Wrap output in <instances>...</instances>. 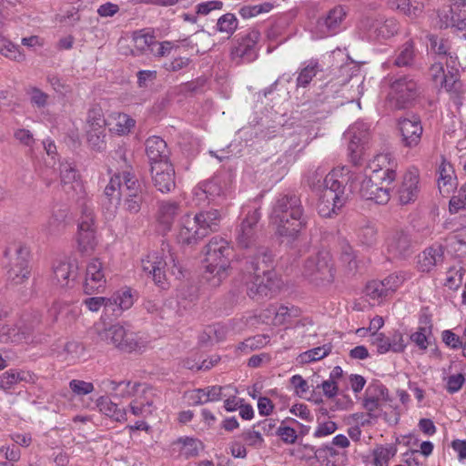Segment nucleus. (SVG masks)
I'll use <instances>...</instances> for the list:
<instances>
[{"label": "nucleus", "mask_w": 466, "mask_h": 466, "mask_svg": "<svg viewBox=\"0 0 466 466\" xmlns=\"http://www.w3.org/2000/svg\"><path fill=\"white\" fill-rule=\"evenodd\" d=\"M260 218L258 209L248 211L237 229L236 237L238 247L248 250L245 262L246 272L250 276L247 282L248 295L257 300L268 297L275 286L271 251L257 245Z\"/></svg>", "instance_id": "f257e3e1"}, {"label": "nucleus", "mask_w": 466, "mask_h": 466, "mask_svg": "<svg viewBox=\"0 0 466 466\" xmlns=\"http://www.w3.org/2000/svg\"><path fill=\"white\" fill-rule=\"evenodd\" d=\"M281 237L296 239L308 227L309 218L305 212L300 197L293 192L279 194L270 215Z\"/></svg>", "instance_id": "f03ea898"}, {"label": "nucleus", "mask_w": 466, "mask_h": 466, "mask_svg": "<svg viewBox=\"0 0 466 466\" xmlns=\"http://www.w3.org/2000/svg\"><path fill=\"white\" fill-rule=\"evenodd\" d=\"M221 220L218 209L202 210L194 216L186 214L178 224L177 241L183 245H195L212 232L218 231Z\"/></svg>", "instance_id": "7ed1b4c3"}, {"label": "nucleus", "mask_w": 466, "mask_h": 466, "mask_svg": "<svg viewBox=\"0 0 466 466\" xmlns=\"http://www.w3.org/2000/svg\"><path fill=\"white\" fill-rule=\"evenodd\" d=\"M233 248L223 238L214 237L206 246V269L203 279L211 288L218 287L228 276Z\"/></svg>", "instance_id": "20e7f679"}, {"label": "nucleus", "mask_w": 466, "mask_h": 466, "mask_svg": "<svg viewBox=\"0 0 466 466\" xmlns=\"http://www.w3.org/2000/svg\"><path fill=\"white\" fill-rule=\"evenodd\" d=\"M141 268L161 289L167 287L168 276H173L177 279L184 276L183 267L171 249H168L167 253L164 248L162 253H149L141 259Z\"/></svg>", "instance_id": "39448f33"}, {"label": "nucleus", "mask_w": 466, "mask_h": 466, "mask_svg": "<svg viewBox=\"0 0 466 466\" xmlns=\"http://www.w3.org/2000/svg\"><path fill=\"white\" fill-rule=\"evenodd\" d=\"M337 172L325 176L323 187L318 203V212L323 218H330L340 209L347 201L344 182L337 178Z\"/></svg>", "instance_id": "423d86ee"}, {"label": "nucleus", "mask_w": 466, "mask_h": 466, "mask_svg": "<svg viewBox=\"0 0 466 466\" xmlns=\"http://www.w3.org/2000/svg\"><path fill=\"white\" fill-rule=\"evenodd\" d=\"M29 249L20 241H14L7 245L5 250V257L8 260L6 264L8 279L14 284H21L28 279L29 268Z\"/></svg>", "instance_id": "0eeeda50"}, {"label": "nucleus", "mask_w": 466, "mask_h": 466, "mask_svg": "<svg viewBox=\"0 0 466 466\" xmlns=\"http://www.w3.org/2000/svg\"><path fill=\"white\" fill-rule=\"evenodd\" d=\"M388 95L389 105L396 110L405 109L412 106L420 96V86L410 76H402L390 85Z\"/></svg>", "instance_id": "6e6552de"}, {"label": "nucleus", "mask_w": 466, "mask_h": 466, "mask_svg": "<svg viewBox=\"0 0 466 466\" xmlns=\"http://www.w3.org/2000/svg\"><path fill=\"white\" fill-rule=\"evenodd\" d=\"M98 336L101 340L125 352L140 350L145 347V341L137 333L119 324L110 326L99 332Z\"/></svg>", "instance_id": "1a4fd4ad"}, {"label": "nucleus", "mask_w": 466, "mask_h": 466, "mask_svg": "<svg viewBox=\"0 0 466 466\" xmlns=\"http://www.w3.org/2000/svg\"><path fill=\"white\" fill-rule=\"evenodd\" d=\"M231 184V176L222 172L210 179L198 183L193 189V197L197 205L215 202L226 195Z\"/></svg>", "instance_id": "9d476101"}, {"label": "nucleus", "mask_w": 466, "mask_h": 466, "mask_svg": "<svg viewBox=\"0 0 466 466\" xmlns=\"http://www.w3.org/2000/svg\"><path fill=\"white\" fill-rule=\"evenodd\" d=\"M360 28L369 40L382 41L395 35L400 26L396 19L378 15L364 16L360 20Z\"/></svg>", "instance_id": "9b49d317"}, {"label": "nucleus", "mask_w": 466, "mask_h": 466, "mask_svg": "<svg viewBox=\"0 0 466 466\" xmlns=\"http://www.w3.org/2000/svg\"><path fill=\"white\" fill-rule=\"evenodd\" d=\"M334 268L328 253L309 256L303 265L302 274L317 285L330 283L334 279Z\"/></svg>", "instance_id": "f8f14e48"}, {"label": "nucleus", "mask_w": 466, "mask_h": 466, "mask_svg": "<svg viewBox=\"0 0 466 466\" xmlns=\"http://www.w3.org/2000/svg\"><path fill=\"white\" fill-rule=\"evenodd\" d=\"M345 137L350 140L348 146L350 161L354 166L360 165L365 148L370 142V126L361 121L356 122L346 131Z\"/></svg>", "instance_id": "ddd939ff"}, {"label": "nucleus", "mask_w": 466, "mask_h": 466, "mask_svg": "<svg viewBox=\"0 0 466 466\" xmlns=\"http://www.w3.org/2000/svg\"><path fill=\"white\" fill-rule=\"evenodd\" d=\"M96 227L95 223L94 209L84 205L81 210V217L78 224V246L82 253L90 254L94 251L96 240Z\"/></svg>", "instance_id": "4468645a"}, {"label": "nucleus", "mask_w": 466, "mask_h": 466, "mask_svg": "<svg viewBox=\"0 0 466 466\" xmlns=\"http://www.w3.org/2000/svg\"><path fill=\"white\" fill-rule=\"evenodd\" d=\"M385 248L391 259H406L414 252L411 236L403 229L391 231L385 240Z\"/></svg>", "instance_id": "2eb2a0df"}, {"label": "nucleus", "mask_w": 466, "mask_h": 466, "mask_svg": "<svg viewBox=\"0 0 466 466\" xmlns=\"http://www.w3.org/2000/svg\"><path fill=\"white\" fill-rule=\"evenodd\" d=\"M347 11L342 5H337L319 16L315 25V34L319 38L338 34L343 25Z\"/></svg>", "instance_id": "dca6fc26"}, {"label": "nucleus", "mask_w": 466, "mask_h": 466, "mask_svg": "<svg viewBox=\"0 0 466 466\" xmlns=\"http://www.w3.org/2000/svg\"><path fill=\"white\" fill-rule=\"evenodd\" d=\"M390 184H381L380 179H375L374 175L365 177L360 182V194L367 200H372L377 204H387L390 198Z\"/></svg>", "instance_id": "f3484780"}, {"label": "nucleus", "mask_w": 466, "mask_h": 466, "mask_svg": "<svg viewBox=\"0 0 466 466\" xmlns=\"http://www.w3.org/2000/svg\"><path fill=\"white\" fill-rule=\"evenodd\" d=\"M399 131L401 137V144L405 147H416L421 139L423 127L419 116L400 118L398 122Z\"/></svg>", "instance_id": "a211bd4d"}, {"label": "nucleus", "mask_w": 466, "mask_h": 466, "mask_svg": "<svg viewBox=\"0 0 466 466\" xmlns=\"http://www.w3.org/2000/svg\"><path fill=\"white\" fill-rule=\"evenodd\" d=\"M420 191V175L416 169L407 171L401 179V182L396 189L398 200L401 205H407L414 202Z\"/></svg>", "instance_id": "6ab92c4d"}, {"label": "nucleus", "mask_w": 466, "mask_h": 466, "mask_svg": "<svg viewBox=\"0 0 466 466\" xmlns=\"http://www.w3.org/2000/svg\"><path fill=\"white\" fill-rule=\"evenodd\" d=\"M154 187L162 193L170 192L176 187L175 169L170 162H162L150 168Z\"/></svg>", "instance_id": "aec40b11"}, {"label": "nucleus", "mask_w": 466, "mask_h": 466, "mask_svg": "<svg viewBox=\"0 0 466 466\" xmlns=\"http://www.w3.org/2000/svg\"><path fill=\"white\" fill-rule=\"evenodd\" d=\"M370 167L375 179L381 184H391L396 178L397 162L389 153L379 154L371 161Z\"/></svg>", "instance_id": "412c9836"}, {"label": "nucleus", "mask_w": 466, "mask_h": 466, "mask_svg": "<svg viewBox=\"0 0 466 466\" xmlns=\"http://www.w3.org/2000/svg\"><path fill=\"white\" fill-rule=\"evenodd\" d=\"M370 341L376 348L379 354H385L390 351L400 353L406 348L403 334L400 331H395L390 336H386L381 332H372Z\"/></svg>", "instance_id": "4be33fe9"}, {"label": "nucleus", "mask_w": 466, "mask_h": 466, "mask_svg": "<svg viewBox=\"0 0 466 466\" xmlns=\"http://www.w3.org/2000/svg\"><path fill=\"white\" fill-rule=\"evenodd\" d=\"M106 277L102 262L99 259H92L86 266L84 290L86 294L100 292L105 289Z\"/></svg>", "instance_id": "5701e85b"}, {"label": "nucleus", "mask_w": 466, "mask_h": 466, "mask_svg": "<svg viewBox=\"0 0 466 466\" xmlns=\"http://www.w3.org/2000/svg\"><path fill=\"white\" fill-rule=\"evenodd\" d=\"M260 34L257 30L249 31L243 36L237 46L232 50L234 57H239L245 62H251L258 56L257 44L259 40Z\"/></svg>", "instance_id": "b1692460"}, {"label": "nucleus", "mask_w": 466, "mask_h": 466, "mask_svg": "<svg viewBox=\"0 0 466 466\" xmlns=\"http://www.w3.org/2000/svg\"><path fill=\"white\" fill-rule=\"evenodd\" d=\"M60 178L63 189L67 193L84 194V187L76 167L69 162L60 164Z\"/></svg>", "instance_id": "393cba45"}, {"label": "nucleus", "mask_w": 466, "mask_h": 466, "mask_svg": "<svg viewBox=\"0 0 466 466\" xmlns=\"http://www.w3.org/2000/svg\"><path fill=\"white\" fill-rule=\"evenodd\" d=\"M146 155L150 167L158 162H169V151L167 143L160 137H150L146 140Z\"/></svg>", "instance_id": "a878e982"}, {"label": "nucleus", "mask_w": 466, "mask_h": 466, "mask_svg": "<svg viewBox=\"0 0 466 466\" xmlns=\"http://www.w3.org/2000/svg\"><path fill=\"white\" fill-rule=\"evenodd\" d=\"M78 266L76 261L61 260L54 266V277L61 287H72L77 277Z\"/></svg>", "instance_id": "bb28decb"}, {"label": "nucleus", "mask_w": 466, "mask_h": 466, "mask_svg": "<svg viewBox=\"0 0 466 466\" xmlns=\"http://www.w3.org/2000/svg\"><path fill=\"white\" fill-rule=\"evenodd\" d=\"M444 248L441 245L427 248L418 256V268L421 272L431 271L438 264L443 261Z\"/></svg>", "instance_id": "cd10ccee"}, {"label": "nucleus", "mask_w": 466, "mask_h": 466, "mask_svg": "<svg viewBox=\"0 0 466 466\" xmlns=\"http://www.w3.org/2000/svg\"><path fill=\"white\" fill-rule=\"evenodd\" d=\"M49 314L55 321L61 320L65 324H70L79 316L80 309L76 304L56 302L49 309Z\"/></svg>", "instance_id": "c85d7f7f"}, {"label": "nucleus", "mask_w": 466, "mask_h": 466, "mask_svg": "<svg viewBox=\"0 0 466 466\" xmlns=\"http://www.w3.org/2000/svg\"><path fill=\"white\" fill-rule=\"evenodd\" d=\"M136 125V120L125 113L115 112L109 116L107 126L112 133L125 136L131 132Z\"/></svg>", "instance_id": "c756f323"}, {"label": "nucleus", "mask_w": 466, "mask_h": 466, "mask_svg": "<svg viewBox=\"0 0 466 466\" xmlns=\"http://www.w3.org/2000/svg\"><path fill=\"white\" fill-rule=\"evenodd\" d=\"M107 307L111 308L112 314L116 317L122 311L128 309L134 304L133 294L130 289L118 290L108 298Z\"/></svg>", "instance_id": "7c9ffc66"}, {"label": "nucleus", "mask_w": 466, "mask_h": 466, "mask_svg": "<svg viewBox=\"0 0 466 466\" xmlns=\"http://www.w3.org/2000/svg\"><path fill=\"white\" fill-rule=\"evenodd\" d=\"M416 58V48L413 40H408L395 52L393 65L398 67H411Z\"/></svg>", "instance_id": "2f4dec72"}, {"label": "nucleus", "mask_w": 466, "mask_h": 466, "mask_svg": "<svg viewBox=\"0 0 466 466\" xmlns=\"http://www.w3.org/2000/svg\"><path fill=\"white\" fill-rule=\"evenodd\" d=\"M388 390L381 384L370 385L366 390L367 396L363 399V407L369 411V416L373 418L372 412L379 408V400L387 395Z\"/></svg>", "instance_id": "473e14b6"}, {"label": "nucleus", "mask_w": 466, "mask_h": 466, "mask_svg": "<svg viewBox=\"0 0 466 466\" xmlns=\"http://www.w3.org/2000/svg\"><path fill=\"white\" fill-rule=\"evenodd\" d=\"M179 212L180 206L177 202L164 201L159 205L157 219L164 230H170L175 218Z\"/></svg>", "instance_id": "72a5a7b5"}, {"label": "nucleus", "mask_w": 466, "mask_h": 466, "mask_svg": "<svg viewBox=\"0 0 466 466\" xmlns=\"http://www.w3.org/2000/svg\"><path fill=\"white\" fill-rule=\"evenodd\" d=\"M41 324V317L39 314H35L32 319H24L22 320V324L20 326H16L15 331L14 334L20 335L19 343L25 342H34V333L39 328Z\"/></svg>", "instance_id": "f704fd0d"}, {"label": "nucleus", "mask_w": 466, "mask_h": 466, "mask_svg": "<svg viewBox=\"0 0 466 466\" xmlns=\"http://www.w3.org/2000/svg\"><path fill=\"white\" fill-rule=\"evenodd\" d=\"M121 182L122 178L120 173H116L110 177L104 188L105 198L110 204H114L115 208L119 204L121 198Z\"/></svg>", "instance_id": "c9c22d12"}, {"label": "nucleus", "mask_w": 466, "mask_h": 466, "mask_svg": "<svg viewBox=\"0 0 466 466\" xmlns=\"http://www.w3.org/2000/svg\"><path fill=\"white\" fill-rule=\"evenodd\" d=\"M357 238L362 246L372 247L378 241V229L373 223L366 221L359 227Z\"/></svg>", "instance_id": "e433bc0d"}, {"label": "nucleus", "mask_w": 466, "mask_h": 466, "mask_svg": "<svg viewBox=\"0 0 466 466\" xmlns=\"http://www.w3.org/2000/svg\"><path fill=\"white\" fill-rule=\"evenodd\" d=\"M396 8L410 19L418 18L424 10L423 0H398Z\"/></svg>", "instance_id": "4c0bfd02"}, {"label": "nucleus", "mask_w": 466, "mask_h": 466, "mask_svg": "<svg viewBox=\"0 0 466 466\" xmlns=\"http://www.w3.org/2000/svg\"><path fill=\"white\" fill-rule=\"evenodd\" d=\"M121 198H123V208L130 214H137L145 201V192L144 189H140V192H127L122 194Z\"/></svg>", "instance_id": "58836bf2"}, {"label": "nucleus", "mask_w": 466, "mask_h": 466, "mask_svg": "<svg viewBox=\"0 0 466 466\" xmlns=\"http://www.w3.org/2000/svg\"><path fill=\"white\" fill-rule=\"evenodd\" d=\"M334 85L327 84L323 86L321 93L317 94V96L314 101H309L305 103L303 106H307L303 111L312 110L313 113H319L325 111V109H316L315 106H319V104L323 105L325 103H329L332 98H334Z\"/></svg>", "instance_id": "ea45409f"}, {"label": "nucleus", "mask_w": 466, "mask_h": 466, "mask_svg": "<svg viewBox=\"0 0 466 466\" xmlns=\"http://www.w3.org/2000/svg\"><path fill=\"white\" fill-rule=\"evenodd\" d=\"M133 41L135 44V49L137 53H144L150 49L154 52L156 40L153 35L144 30L137 31L133 35Z\"/></svg>", "instance_id": "a19ab883"}, {"label": "nucleus", "mask_w": 466, "mask_h": 466, "mask_svg": "<svg viewBox=\"0 0 466 466\" xmlns=\"http://www.w3.org/2000/svg\"><path fill=\"white\" fill-rule=\"evenodd\" d=\"M430 50L439 56H449L451 51V45L448 39L439 37L434 35H429Z\"/></svg>", "instance_id": "79ce46f5"}, {"label": "nucleus", "mask_w": 466, "mask_h": 466, "mask_svg": "<svg viewBox=\"0 0 466 466\" xmlns=\"http://www.w3.org/2000/svg\"><path fill=\"white\" fill-rule=\"evenodd\" d=\"M319 70V65L317 61H309L306 66L301 68L297 77V86L306 87Z\"/></svg>", "instance_id": "37998d69"}, {"label": "nucleus", "mask_w": 466, "mask_h": 466, "mask_svg": "<svg viewBox=\"0 0 466 466\" xmlns=\"http://www.w3.org/2000/svg\"><path fill=\"white\" fill-rule=\"evenodd\" d=\"M122 182H121V191L122 194L131 192H140V189H144L142 184L137 177V176L129 171L126 170L120 173Z\"/></svg>", "instance_id": "c03bdc74"}, {"label": "nucleus", "mask_w": 466, "mask_h": 466, "mask_svg": "<svg viewBox=\"0 0 466 466\" xmlns=\"http://www.w3.org/2000/svg\"><path fill=\"white\" fill-rule=\"evenodd\" d=\"M0 54L17 62L25 59V55L20 51L19 46L5 37H0Z\"/></svg>", "instance_id": "a18cd8bd"}, {"label": "nucleus", "mask_w": 466, "mask_h": 466, "mask_svg": "<svg viewBox=\"0 0 466 466\" xmlns=\"http://www.w3.org/2000/svg\"><path fill=\"white\" fill-rule=\"evenodd\" d=\"M256 425H254L251 429L245 430L239 434L238 438L241 441L245 442L246 445L260 449L264 444V439L262 437V432L255 430Z\"/></svg>", "instance_id": "49530a36"}, {"label": "nucleus", "mask_w": 466, "mask_h": 466, "mask_svg": "<svg viewBox=\"0 0 466 466\" xmlns=\"http://www.w3.org/2000/svg\"><path fill=\"white\" fill-rule=\"evenodd\" d=\"M460 69L459 68H447V72L444 74L443 87L448 92L459 93L461 88L460 81Z\"/></svg>", "instance_id": "de8ad7c7"}, {"label": "nucleus", "mask_w": 466, "mask_h": 466, "mask_svg": "<svg viewBox=\"0 0 466 466\" xmlns=\"http://www.w3.org/2000/svg\"><path fill=\"white\" fill-rule=\"evenodd\" d=\"M64 214L61 212L53 213L42 225V230L47 235H56L64 227Z\"/></svg>", "instance_id": "09e8293b"}, {"label": "nucleus", "mask_w": 466, "mask_h": 466, "mask_svg": "<svg viewBox=\"0 0 466 466\" xmlns=\"http://www.w3.org/2000/svg\"><path fill=\"white\" fill-rule=\"evenodd\" d=\"M238 22L235 15L227 13L218 19L217 29L221 33L231 35L238 28Z\"/></svg>", "instance_id": "8fccbe9b"}, {"label": "nucleus", "mask_w": 466, "mask_h": 466, "mask_svg": "<svg viewBox=\"0 0 466 466\" xmlns=\"http://www.w3.org/2000/svg\"><path fill=\"white\" fill-rule=\"evenodd\" d=\"M87 142L90 147L96 151H102L106 147L105 128L87 129Z\"/></svg>", "instance_id": "3c124183"}, {"label": "nucleus", "mask_w": 466, "mask_h": 466, "mask_svg": "<svg viewBox=\"0 0 466 466\" xmlns=\"http://www.w3.org/2000/svg\"><path fill=\"white\" fill-rule=\"evenodd\" d=\"M396 453L393 447L380 446L373 451V463L375 466H388V462Z\"/></svg>", "instance_id": "603ef678"}, {"label": "nucleus", "mask_w": 466, "mask_h": 466, "mask_svg": "<svg viewBox=\"0 0 466 466\" xmlns=\"http://www.w3.org/2000/svg\"><path fill=\"white\" fill-rule=\"evenodd\" d=\"M294 311H297L294 308H288L286 306H279L276 308L274 306L268 307V312L270 314H274V318L272 319L273 325H281L284 324L289 317H291Z\"/></svg>", "instance_id": "864d4df0"}, {"label": "nucleus", "mask_w": 466, "mask_h": 466, "mask_svg": "<svg viewBox=\"0 0 466 466\" xmlns=\"http://www.w3.org/2000/svg\"><path fill=\"white\" fill-rule=\"evenodd\" d=\"M331 349L332 347L330 344H325L304 352L301 355V359L306 362L319 360L328 356L330 353Z\"/></svg>", "instance_id": "5fc2aeb1"}, {"label": "nucleus", "mask_w": 466, "mask_h": 466, "mask_svg": "<svg viewBox=\"0 0 466 466\" xmlns=\"http://www.w3.org/2000/svg\"><path fill=\"white\" fill-rule=\"evenodd\" d=\"M273 5L270 3H264L256 5H245L242 6L238 13L244 18H251L261 13H268L272 9Z\"/></svg>", "instance_id": "6e6d98bb"}, {"label": "nucleus", "mask_w": 466, "mask_h": 466, "mask_svg": "<svg viewBox=\"0 0 466 466\" xmlns=\"http://www.w3.org/2000/svg\"><path fill=\"white\" fill-rule=\"evenodd\" d=\"M269 342V337L268 335H256L254 337L245 339L241 343L240 349L247 351H252L258 350Z\"/></svg>", "instance_id": "4d7b16f0"}, {"label": "nucleus", "mask_w": 466, "mask_h": 466, "mask_svg": "<svg viewBox=\"0 0 466 466\" xmlns=\"http://www.w3.org/2000/svg\"><path fill=\"white\" fill-rule=\"evenodd\" d=\"M232 390L230 386H210L207 387L206 390V400L208 401H218L227 397V393ZM234 393L237 392L235 389H233Z\"/></svg>", "instance_id": "13d9d810"}, {"label": "nucleus", "mask_w": 466, "mask_h": 466, "mask_svg": "<svg viewBox=\"0 0 466 466\" xmlns=\"http://www.w3.org/2000/svg\"><path fill=\"white\" fill-rule=\"evenodd\" d=\"M332 445L338 446L339 448H347L350 445V441L343 434H339L335 436L332 440L331 444L326 445L323 448H319L316 451V455L321 454L322 451H325L327 455L334 456L337 454V451L332 447Z\"/></svg>", "instance_id": "bf43d9fd"}, {"label": "nucleus", "mask_w": 466, "mask_h": 466, "mask_svg": "<svg viewBox=\"0 0 466 466\" xmlns=\"http://www.w3.org/2000/svg\"><path fill=\"white\" fill-rule=\"evenodd\" d=\"M366 295L371 299H379L389 296L383 282L380 280H371L366 286Z\"/></svg>", "instance_id": "052dcab7"}, {"label": "nucleus", "mask_w": 466, "mask_h": 466, "mask_svg": "<svg viewBox=\"0 0 466 466\" xmlns=\"http://www.w3.org/2000/svg\"><path fill=\"white\" fill-rule=\"evenodd\" d=\"M88 129L105 128L107 122L104 118L101 108H92L87 114Z\"/></svg>", "instance_id": "680f3d73"}, {"label": "nucleus", "mask_w": 466, "mask_h": 466, "mask_svg": "<svg viewBox=\"0 0 466 466\" xmlns=\"http://www.w3.org/2000/svg\"><path fill=\"white\" fill-rule=\"evenodd\" d=\"M16 326L0 324V343H19L20 335L14 334Z\"/></svg>", "instance_id": "e2e57ef3"}, {"label": "nucleus", "mask_w": 466, "mask_h": 466, "mask_svg": "<svg viewBox=\"0 0 466 466\" xmlns=\"http://www.w3.org/2000/svg\"><path fill=\"white\" fill-rule=\"evenodd\" d=\"M405 276L403 273H392L390 274L387 278L380 280L383 282V287L389 295L393 293L404 281Z\"/></svg>", "instance_id": "0e129e2a"}, {"label": "nucleus", "mask_w": 466, "mask_h": 466, "mask_svg": "<svg viewBox=\"0 0 466 466\" xmlns=\"http://www.w3.org/2000/svg\"><path fill=\"white\" fill-rule=\"evenodd\" d=\"M69 388L72 392L76 396L87 395L94 391L95 387L92 382H87L81 380H72L69 382Z\"/></svg>", "instance_id": "69168bd1"}, {"label": "nucleus", "mask_w": 466, "mask_h": 466, "mask_svg": "<svg viewBox=\"0 0 466 466\" xmlns=\"http://www.w3.org/2000/svg\"><path fill=\"white\" fill-rule=\"evenodd\" d=\"M27 93L30 96V101L33 106H35L38 108H42L47 105V100L49 96L41 89L35 86L30 87Z\"/></svg>", "instance_id": "338daca9"}, {"label": "nucleus", "mask_w": 466, "mask_h": 466, "mask_svg": "<svg viewBox=\"0 0 466 466\" xmlns=\"http://www.w3.org/2000/svg\"><path fill=\"white\" fill-rule=\"evenodd\" d=\"M223 2L219 0H212V1H207L202 2L197 5V15H208L212 11L215 10H221L223 8Z\"/></svg>", "instance_id": "774afa93"}]
</instances>
